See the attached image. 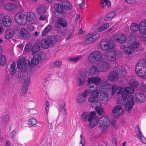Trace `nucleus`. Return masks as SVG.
<instances>
[{"mask_svg": "<svg viewBox=\"0 0 146 146\" xmlns=\"http://www.w3.org/2000/svg\"><path fill=\"white\" fill-rule=\"evenodd\" d=\"M54 6L58 13L54 11L53 12V14L56 18L59 17L58 13H65L67 10L70 9L72 8V6L70 3L66 1L62 2V5L59 3H56L54 4Z\"/></svg>", "mask_w": 146, "mask_h": 146, "instance_id": "nucleus-2", "label": "nucleus"}, {"mask_svg": "<svg viewBox=\"0 0 146 146\" xmlns=\"http://www.w3.org/2000/svg\"><path fill=\"white\" fill-rule=\"evenodd\" d=\"M2 122L4 124L7 123L9 120V115L7 114H6L2 116Z\"/></svg>", "mask_w": 146, "mask_h": 146, "instance_id": "nucleus-46", "label": "nucleus"}, {"mask_svg": "<svg viewBox=\"0 0 146 146\" xmlns=\"http://www.w3.org/2000/svg\"><path fill=\"white\" fill-rule=\"evenodd\" d=\"M99 123L100 125V129L101 131H105L110 124L109 119L106 116H103L99 120Z\"/></svg>", "mask_w": 146, "mask_h": 146, "instance_id": "nucleus-7", "label": "nucleus"}, {"mask_svg": "<svg viewBox=\"0 0 146 146\" xmlns=\"http://www.w3.org/2000/svg\"><path fill=\"white\" fill-rule=\"evenodd\" d=\"M129 84L132 86L136 88L137 87L139 83L135 78H132L130 79Z\"/></svg>", "mask_w": 146, "mask_h": 146, "instance_id": "nucleus-34", "label": "nucleus"}, {"mask_svg": "<svg viewBox=\"0 0 146 146\" xmlns=\"http://www.w3.org/2000/svg\"><path fill=\"white\" fill-rule=\"evenodd\" d=\"M135 71L139 77L143 78H146V66L144 60H140L136 65Z\"/></svg>", "mask_w": 146, "mask_h": 146, "instance_id": "nucleus-4", "label": "nucleus"}, {"mask_svg": "<svg viewBox=\"0 0 146 146\" xmlns=\"http://www.w3.org/2000/svg\"><path fill=\"white\" fill-rule=\"evenodd\" d=\"M134 50L133 48L130 45L128 47H126L123 50V51L125 54H129L132 53Z\"/></svg>", "mask_w": 146, "mask_h": 146, "instance_id": "nucleus-37", "label": "nucleus"}, {"mask_svg": "<svg viewBox=\"0 0 146 146\" xmlns=\"http://www.w3.org/2000/svg\"><path fill=\"white\" fill-rule=\"evenodd\" d=\"M86 73L85 72H81L79 74L76 80L78 86H81L85 84L86 81Z\"/></svg>", "mask_w": 146, "mask_h": 146, "instance_id": "nucleus-13", "label": "nucleus"}, {"mask_svg": "<svg viewBox=\"0 0 146 146\" xmlns=\"http://www.w3.org/2000/svg\"><path fill=\"white\" fill-rule=\"evenodd\" d=\"M95 109L98 113L100 115H103L104 114V111H103V109L101 106V104L99 103V104H96L95 106Z\"/></svg>", "mask_w": 146, "mask_h": 146, "instance_id": "nucleus-32", "label": "nucleus"}, {"mask_svg": "<svg viewBox=\"0 0 146 146\" xmlns=\"http://www.w3.org/2000/svg\"><path fill=\"white\" fill-rule=\"evenodd\" d=\"M99 119V118L97 116H96L94 118L91 119V120L90 122L89 127L92 128L96 126L98 123V121Z\"/></svg>", "mask_w": 146, "mask_h": 146, "instance_id": "nucleus-27", "label": "nucleus"}, {"mask_svg": "<svg viewBox=\"0 0 146 146\" xmlns=\"http://www.w3.org/2000/svg\"><path fill=\"white\" fill-rule=\"evenodd\" d=\"M112 112L113 113H117L119 116H122L124 114V112L122 109L121 106L117 105L114 107Z\"/></svg>", "mask_w": 146, "mask_h": 146, "instance_id": "nucleus-22", "label": "nucleus"}, {"mask_svg": "<svg viewBox=\"0 0 146 146\" xmlns=\"http://www.w3.org/2000/svg\"><path fill=\"white\" fill-rule=\"evenodd\" d=\"M140 33H142V35L144 37L146 38V28L143 30H140L139 31Z\"/></svg>", "mask_w": 146, "mask_h": 146, "instance_id": "nucleus-59", "label": "nucleus"}, {"mask_svg": "<svg viewBox=\"0 0 146 146\" xmlns=\"http://www.w3.org/2000/svg\"><path fill=\"white\" fill-rule=\"evenodd\" d=\"M27 28L29 31H33L34 30L33 27L30 24L27 25Z\"/></svg>", "mask_w": 146, "mask_h": 146, "instance_id": "nucleus-61", "label": "nucleus"}, {"mask_svg": "<svg viewBox=\"0 0 146 146\" xmlns=\"http://www.w3.org/2000/svg\"><path fill=\"white\" fill-rule=\"evenodd\" d=\"M15 63L14 62H12L10 64V67L9 70V72L11 75H14L16 72Z\"/></svg>", "mask_w": 146, "mask_h": 146, "instance_id": "nucleus-28", "label": "nucleus"}, {"mask_svg": "<svg viewBox=\"0 0 146 146\" xmlns=\"http://www.w3.org/2000/svg\"><path fill=\"white\" fill-rule=\"evenodd\" d=\"M45 105H46V112L47 117L48 111L49 108V102L48 101H46L45 103Z\"/></svg>", "mask_w": 146, "mask_h": 146, "instance_id": "nucleus-54", "label": "nucleus"}, {"mask_svg": "<svg viewBox=\"0 0 146 146\" xmlns=\"http://www.w3.org/2000/svg\"><path fill=\"white\" fill-rule=\"evenodd\" d=\"M13 30V31L14 33H17L19 32V29L18 27L17 26H15Z\"/></svg>", "mask_w": 146, "mask_h": 146, "instance_id": "nucleus-62", "label": "nucleus"}, {"mask_svg": "<svg viewBox=\"0 0 146 146\" xmlns=\"http://www.w3.org/2000/svg\"><path fill=\"white\" fill-rule=\"evenodd\" d=\"M118 104L122 105H125L126 103V97L124 95L122 94V98H119L118 100Z\"/></svg>", "mask_w": 146, "mask_h": 146, "instance_id": "nucleus-38", "label": "nucleus"}, {"mask_svg": "<svg viewBox=\"0 0 146 146\" xmlns=\"http://www.w3.org/2000/svg\"><path fill=\"white\" fill-rule=\"evenodd\" d=\"M17 67L22 72L25 71L28 67L30 62L28 60H25L24 58H21L17 60Z\"/></svg>", "mask_w": 146, "mask_h": 146, "instance_id": "nucleus-6", "label": "nucleus"}, {"mask_svg": "<svg viewBox=\"0 0 146 146\" xmlns=\"http://www.w3.org/2000/svg\"><path fill=\"white\" fill-rule=\"evenodd\" d=\"M140 90L143 92H145L146 90V87L145 84H142L141 85L139 86Z\"/></svg>", "mask_w": 146, "mask_h": 146, "instance_id": "nucleus-58", "label": "nucleus"}, {"mask_svg": "<svg viewBox=\"0 0 146 146\" xmlns=\"http://www.w3.org/2000/svg\"><path fill=\"white\" fill-rule=\"evenodd\" d=\"M114 38L117 43L121 44L125 43L127 40L126 36L123 33H120L115 34Z\"/></svg>", "mask_w": 146, "mask_h": 146, "instance_id": "nucleus-12", "label": "nucleus"}, {"mask_svg": "<svg viewBox=\"0 0 146 146\" xmlns=\"http://www.w3.org/2000/svg\"><path fill=\"white\" fill-rule=\"evenodd\" d=\"M136 135L139 140H141L144 144H146V139L143 136L141 131H140V132H138V133H136Z\"/></svg>", "mask_w": 146, "mask_h": 146, "instance_id": "nucleus-33", "label": "nucleus"}, {"mask_svg": "<svg viewBox=\"0 0 146 146\" xmlns=\"http://www.w3.org/2000/svg\"><path fill=\"white\" fill-rule=\"evenodd\" d=\"M134 92V89L132 87H126L124 88V90L123 92V95H124L125 96L127 97L128 94H131L133 93Z\"/></svg>", "mask_w": 146, "mask_h": 146, "instance_id": "nucleus-26", "label": "nucleus"}, {"mask_svg": "<svg viewBox=\"0 0 146 146\" xmlns=\"http://www.w3.org/2000/svg\"><path fill=\"white\" fill-rule=\"evenodd\" d=\"M125 2L129 4H134L136 3L135 0H125Z\"/></svg>", "mask_w": 146, "mask_h": 146, "instance_id": "nucleus-64", "label": "nucleus"}, {"mask_svg": "<svg viewBox=\"0 0 146 146\" xmlns=\"http://www.w3.org/2000/svg\"><path fill=\"white\" fill-rule=\"evenodd\" d=\"M37 123V121L35 118L30 119L29 120V124L31 126L35 125Z\"/></svg>", "mask_w": 146, "mask_h": 146, "instance_id": "nucleus-45", "label": "nucleus"}, {"mask_svg": "<svg viewBox=\"0 0 146 146\" xmlns=\"http://www.w3.org/2000/svg\"><path fill=\"white\" fill-rule=\"evenodd\" d=\"M104 3H105V4L107 5V7H110L111 3L108 0H103Z\"/></svg>", "mask_w": 146, "mask_h": 146, "instance_id": "nucleus-60", "label": "nucleus"}, {"mask_svg": "<svg viewBox=\"0 0 146 146\" xmlns=\"http://www.w3.org/2000/svg\"><path fill=\"white\" fill-rule=\"evenodd\" d=\"M139 26L138 24L132 23L130 27L131 30L133 31H140L139 30Z\"/></svg>", "mask_w": 146, "mask_h": 146, "instance_id": "nucleus-36", "label": "nucleus"}, {"mask_svg": "<svg viewBox=\"0 0 146 146\" xmlns=\"http://www.w3.org/2000/svg\"><path fill=\"white\" fill-rule=\"evenodd\" d=\"M139 43L138 42H134L131 44L130 46L133 48L134 50L138 48L139 46Z\"/></svg>", "mask_w": 146, "mask_h": 146, "instance_id": "nucleus-50", "label": "nucleus"}, {"mask_svg": "<svg viewBox=\"0 0 146 146\" xmlns=\"http://www.w3.org/2000/svg\"><path fill=\"white\" fill-rule=\"evenodd\" d=\"M61 37L57 35H51L48 36L45 39L41 41V46L44 48L47 49L50 47L53 46L55 43L60 40Z\"/></svg>", "mask_w": 146, "mask_h": 146, "instance_id": "nucleus-3", "label": "nucleus"}, {"mask_svg": "<svg viewBox=\"0 0 146 146\" xmlns=\"http://www.w3.org/2000/svg\"><path fill=\"white\" fill-rule=\"evenodd\" d=\"M15 21L19 25H25L27 23V19L26 15L23 13L16 14L14 17Z\"/></svg>", "mask_w": 146, "mask_h": 146, "instance_id": "nucleus-10", "label": "nucleus"}, {"mask_svg": "<svg viewBox=\"0 0 146 146\" xmlns=\"http://www.w3.org/2000/svg\"><path fill=\"white\" fill-rule=\"evenodd\" d=\"M29 84V82H28L27 85H23L22 88V92L23 96H25L26 95L27 90L28 89V87Z\"/></svg>", "mask_w": 146, "mask_h": 146, "instance_id": "nucleus-43", "label": "nucleus"}, {"mask_svg": "<svg viewBox=\"0 0 146 146\" xmlns=\"http://www.w3.org/2000/svg\"><path fill=\"white\" fill-rule=\"evenodd\" d=\"M36 11L37 13L39 14H43L45 13L46 8L44 5H40L36 9Z\"/></svg>", "mask_w": 146, "mask_h": 146, "instance_id": "nucleus-29", "label": "nucleus"}, {"mask_svg": "<svg viewBox=\"0 0 146 146\" xmlns=\"http://www.w3.org/2000/svg\"><path fill=\"white\" fill-rule=\"evenodd\" d=\"M90 93L89 90H85L82 94H78L77 97L76 102L79 104H82L86 100V98Z\"/></svg>", "mask_w": 146, "mask_h": 146, "instance_id": "nucleus-15", "label": "nucleus"}, {"mask_svg": "<svg viewBox=\"0 0 146 146\" xmlns=\"http://www.w3.org/2000/svg\"><path fill=\"white\" fill-rule=\"evenodd\" d=\"M93 42L92 38L90 36V34H89L87 35L86 38L84 41V43L86 44H89Z\"/></svg>", "mask_w": 146, "mask_h": 146, "instance_id": "nucleus-42", "label": "nucleus"}, {"mask_svg": "<svg viewBox=\"0 0 146 146\" xmlns=\"http://www.w3.org/2000/svg\"><path fill=\"white\" fill-rule=\"evenodd\" d=\"M115 46L113 40H110L108 41L103 40L100 42V47L103 51H107L114 48Z\"/></svg>", "mask_w": 146, "mask_h": 146, "instance_id": "nucleus-5", "label": "nucleus"}, {"mask_svg": "<svg viewBox=\"0 0 146 146\" xmlns=\"http://www.w3.org/2000/svg\"><path fill=\"white\" fill-rule=\"evenodd\" d=\"M6 63V60L4 55H1L0 57V65L3 66H4Z\"/></svg>", "mask_w": 146, "mask_h": 146, "instance_id": "nucleus-47", "label": "nucleus"}, {"mask_svg": "<svg viewBox=\"0 0 146 146\" xmlns=\"http://www.w3.org/2000/svg\"><path fill=\"white\" fill-rule=\"evenodd\" d=\"M80 137L81 138V141L80 143L82 144L83 146H84V140L83 138V135L82 134H81L80 135Z\"/></svg>", "mask_w": 146, "mask_h": 146, "instance_id": "nucleus-63", "label": "nucleus"}, {"mask_svg": "<svg viewBox=\"0 0 146 146\" xmlns=\"http://www.w3.org/2000/svg\"><path fill=\"white\" fill-rule=\"evenodd\" d=\"M139 28H141V30H143L146 28V23L144 22H141L140 23Z\"/></svg>", "mask_w": 146, "mask_h": 146, "instance_id": "nucleus-52", "label": "nucleus"}, {"mask_svg": "<svg viewBox=\"0 0 146 146\" xmlns=\"http://www.w3.org/2000/svg\"><path fill=\"white\" fill-rule=\"evenodd\" d=\"M97 67L100 72H104L110 67V65L106 62L102 60L98 63Z\"/></svg>", "mask_w": 146, "mask_h": 146, "instance_id": "nucleus-14", "label": "nucleus"}, {"mask_svg": "<svg viewBox=\"0 0 146 146\" xmlns=\"http://www.w3.org/2000/svg\"><path fill=\"white\" fill-rule=\"evenodd\" d=\"M1 22L4 27H8L11 25L12 21L9 16H6L3 17L1 20Z\"/></svg>", "mask_w": 146, "mask_h": 146, "instance_id": "nucleus-21", "label": "nucleus"}, {"mask_svg": "<svg viewBox=\"0 0 146 146\" xmlns=\"http://www.w3.org/2000/svg\"><path fill=\"white\" fill-rule=\"evenodd\" d=\"M52 27L50 25H47L43 30L42 32V36L45 35L47 33L50 31Z\"/></svg>", "mask_w": 146, "mask_h": 146, "instance_id": "nucleus-41", "label": "nucleus"}, {"mask_svg": "<svg viewBox=\"0 0 146 146\" xmlns=\"http://www.w3.org/2000/svg\"><path fill=\"white\" fill-rule=\"evenodd\" d=\"M126 104L125 107L126 110L130 113L132 110V106L134 105L135 102L134 101L133 96L132 95H127L126 97Z\"/></svg>", "mask_w": 146, "mask_h": 146, "instance_id": "nucleus-9", "label": "nucleus"}, {"mask_svg": "<svg viewBox=\"0 0 146 146\" xmlns=\"http://www.w3.org/2000/svg\"><path fill=\"white\" fill-rule=\"evenodd\" d=\"M109 26V24L106 23L99 27L97 29L99 32H100L106 29Z\"/></svg>", "mask_w": 146, "mask_h": 146, "instance_id": "nucleus-44", "label": "nucleus"}, {"mask_svg": "<svg viewBox=\"0 0 146 146\" xmlns=\"http://www.w3.org/2000/svg\"><path fill=\"white\" fill-rule=\"evenodd\" d=\"M104 56L106 60L110 62H114L116 60V53L113 50H111L105 52Z\"/></svg>", "mask_w": 146, "mask_h": 146, "instance_id": "nucleus-11", "label": "nucleus"}, {"mask_svg": "<svg viewBox=\"0 0 146 146\" xmlns=\"http://www.w3.org/2000/svg\"><path fill=\"white\" fill-rule=\"evenodd\" d=\"M31 48V46L30 44H27L26 45L24 50L26 52L29 51Z\"/></svg>", "mask_w": 146, "mask_h": 146, "instance_id": "nucleus-57", "label": "nucleus"}, {"mask_svg": "<svg viewBox=\"0 0 146 146\" xmlns=\"http://www.w3.org/2000/svg\"><path fill=\"white\" fill-rule=\"evenodd\" d=\"M102 57L101 52L98 51H95L91 53L88 57L89 61L93 63H96Z\"/></svg>", "mask_w": 146, "mask_h": 146, "instance_id": "nucleus-8", "label": "nucleus"}, {"mask_svg": "<svg viewBox=\"0 0 146 146\" xmlns=\"http://www.w3.org/2000/svg\"><path fill=\"white\" fill-rule=\"evenodd\" d=\"M121 75L123 76H125L126 74V71L123 67H121Z\"/></svg>", "mask_w": 146, "mask_h": 146, "instance_id": "nucleus-56", "label": "nucleus"}, {"mask_svg": "<svg viewBox=\"0 0 146 146\" xmlns=\"http://www.w3.org/2000/svg\"><path fill=\"white\" fill-rule=\"evenodd\" d=\"M54 66L56 67H60L62 65V62L60 61H56L53 63Z\"/></svg>", "mask_w": 146, "mask_h": 146, "instance_id": "nucleus-55", "label": "nucleus"}, {"mask_svg": "<svg viewBox=\"0 0 146 146\" xmlns=\"http://www.w3.org/2000/svg\"><path fill=\"white\" fill-rule=\"evenodd\" d=\"M56 23L58 25H60L62 27L64 28L66 27L68 25V23L66 21L62 18H60L58 19Z\"/></svg>", "mask_w": 146, "mask_h": 146, "instance_id": "nucleus-30", "label": "nucleus"}, {"mask_svg": "<svg viewBox=\"0 0 146 146\" xmlns=\"http://www.w3.org/2000/svg\"><path fill=\"white\" fill-rule=\"evenodd\" d=\"M45 58V55L44 53L39 55L36 54L34 57L31 60V62L33 64L37 65L39 63L40 60H43Z\"/></svg>", "mask_w": 146, "mask_h": 146, "instance_id": "nucleus-16", "label": "nucleus"}, {"mask_svg": "<svg viewBox=\"0 0 146 146\" xmlns=\"http://www.w3.org/2000/svg\"><path fill=\"white\" fill-rule=\"evenodd\" d=\"M5 9L9 11H12L14 10L15 8V5L14 4L8 3L5 5Z\"/></svg>", "mask_w": 146, "mask_h": 146, "instance_id": "nucleus-39", "label": "nucleus"}, {"mask_svg": "<svg viewBox=\"0 0 146 146\" xmlns=\"http://www.w3.org/2000/svg\"><path fill=\"white\" fill-rule=\"evenodd\" d=\"M81 58L82 56H79L75 58H70L69 59V60L70 61L74 63H76L81 59Z\"/></svg>", "mask_w": 146, "mask_h": 146, "instance_id": "nucleus-48", "label": "nucleus"}, {"mask_svg": "<svg viewBox=\"0 0 146 146\" xmlns=\"http://www.w3.org/2000/svg\"><path fill=\"white\" fill-rule=\"evenodd\" d=\"M96 113L95 112L92 111L90 113L88 112H85L83 113L82 115V118L83 121H85L88 119V121L90 122L91 120V119L96 115Z\"/></svg>", "mask_w": 146, "mask_h": 146, "instance_id": "nucleus-17", "label": "nucleus"}, {"mask_svg": "<svg viewBox=\"0 0 146 146\" xmlns=\"http://www.w3.org/2000/svg\"><path fill=\"white\" fill-rule=\"evenodd\" d=\"M40 44L39 43H36L33 45L32 47L31 51L33 54L38 52L40 49Z\"/></svg>", "mask_w": 146, "mask_h": 146, "instance_id": "nucleus-31", "label": "nucleus"}, {"mask_svg": "<svg viewBox=\"0 0 146 146\" xmlns=\"http://www.w3.org/2000/svg\"><path fill=\"white\" fill-rule=\"evenodd\" d=\"M115 14V13L114 12H110L105 17V20L106 21L111 20L114 17Z\"/></svg>", "mask_w": 146, "mask_h": 146, "instance_id": "nucleus-40", "label": "nucleus"}, {"mask_svg": "<svg viewBox=\"0 0 146 146\" xmlns=\"http://www.w3.org/2000/svg\"><path fill=\"white\" fill-rule=\"evenodd\" d=\"M119 78V73L116 71L111 72L108 76V79L113 82L117 81Z\"/></svg>", "mask_w": 146, "mask_h": 146, "instance_id": "nucleus-18", "label": "nucleus"}, {"mask_svg": "<svg viewBox=\"0 0 146 146\" xmlns=\"http://www.w3.org/2000/svg\"><path fill=\"white\" fill-rule=\"evenodd\" d=\"M27 77L28 78H30L32 76L33 74V72L31 69H28L27 71Z\"/></svg>", "mask_w": 146, "mask_h": 146, "instance_id": "nucleus-51", "label": "nucleus"}, {"mask_svg": "<svg viewBox=\"0 0 146 146\" xmlns=\"http://www.w3.org/2000/svg\"><path fill=\"white\" fill-rule=\"evenodd\" d=\"M100 100L102 103H106L108 101V97L105 94H102L100 95Z\"/></svg>", "mask_w": 146, "mask_h": 146, "instance_id": "nucleus-35", "label": "nucleus"}, {"mask_svg": "<svg viewBox=\"0 0 146 146\" xmlns=\"http://www.w3.org/2000/svg\"><path fill=\"white\" fill-rule=\"evenodd\" d=\"M27 19L31 23H35L36 21L35 15L33 12H29L27 13Z\"/></svg>", "mask_w": 146, "mask_h": 146, "instance_id": "nucleus-23", "label": "nucleus"}, {"mask_svg": "<svg viewBox=\"0 0 146 146\" xmlns=\"http://www.w3.org/2000/svg\"><path fill=\"white\" fill-rule=\"evenodd\" d=\"M117 90V87L115 85H113L112 86V89L111 92V95L112 96H113L116 91Z\"/></svg>", "mask_w": 146, "mask_h": 146, "instance_id": "nucleus-53", "label": "nucleus"}, {"mask_svg": "<svg viewBox=\"0 0 146 146\" xmlns=\"http://www.w3.org/2000/svg\"><path fill=\"white\" fill-rule=\"evenodd\" d=\"M14 35L13 31L12 29H8L5 31L4 37L6 39L11 38Z\"/></svg>", "mask_w": 146, "mask_h": 146, "instance_id": "nucleus-24", "label": "nucleus"}, {"mask_svg": "<svg viewBox=\"0 0 146 146\" xmlns=\"http://www.w3.org/2000/svg\"><path fill=\"white\" fill-rule=\"evenodd\" d=\"M135 100L138 103H141L144 102L145 100V97L142 93L138 92L135 95Z\"/></svg>", "mask_w": 146, "mask_h": 146, "instance_id": "nucleus-20", "label": "nucleus"}, {"mask_svg": "<svg viewBox=\"0 0 146 146\" xmlns=\"http://www.w3.org/2000/svg\"><path fill=\"white\" fill-rule=\"evenodd\" d=\"M21 37L23 39L28 40L31 37V35L29 32L25 28H21L20 30Z\"/></svg>", "mask_w": 146, "mask_h": 146, "instance_id": "nucleus-19", "label": "nucleus"}, {"mask_svg": "<svg viewBox=\"0 0 146 146\" xmlns=\"http://www.w3.org/2000/svg\"><path fill=\"white\" fill-rule=\"evenodd\" d=\"M88 86L92 88L91 95L88 99V102L92 103V105L95 106L99 104L100 102L97 99L99 96V92L97 89V85L101 83V79L98 77L89 78L88 81Z\"/></svg>", "mask_w": 146, "mask_h": 146, "instance_id": "nucleus-1", "label": "nucleus"}, {"mask_svg": "<svg viewBox=\"0 0 146 146\" xmlns=\"http://www.w3.org/2000/svg\"><path fill=\"white\" fill-rule=\"evenodd\" d=\"M90 36L94 41L96 40L100 36V34L99 33L95 32L92 33V34H90Z\"/></svg>", "mask_w": 146, "mask_h": 146, "instance_id": "nucleus-49", "label": "nucleus"}, {"mask_svg": "<svg viewBox=\"0 0 146 146\" xmlns=\"http://www.w3.org/2000/svg\"><path fill=\"white\" fill-rule=\"evenodd\" d=\"M100 72L99 69L94 66H92L90 68L89 70V74L91 75H98Z\"/></svg>", "mask_w": 146, "mask_h": 146, "instance_id": "nucleus-25", "label": "nucleus"}]
</instances>
